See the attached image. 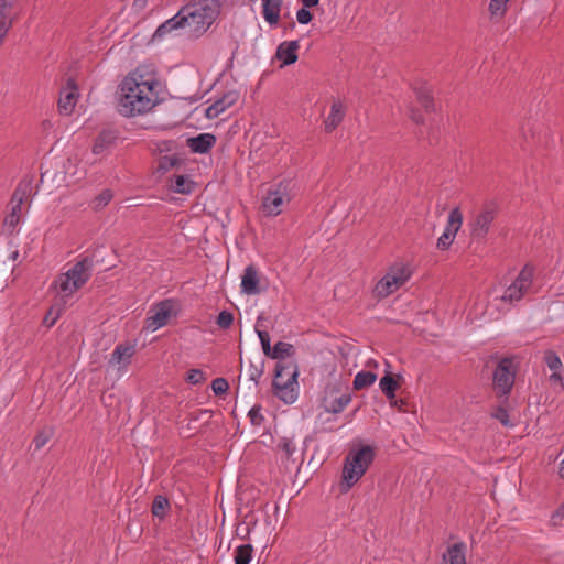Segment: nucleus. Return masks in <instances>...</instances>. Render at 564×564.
<instances>
[{
  "label": "nucleus",
  "mask_w": 564,
  "mask_h": 564,
  "mask_svg": "<svg viewBox=\"0 0 564 564\" xmlns=\"http://www.w3.org/2000/svg\"><path fill=\"white\" fill-rule=\"evenodd\" d=\"M161 83L150 67L140 65L129 72L118 86L117 107L126 118L143 116L161 102Z\"/></svg>",
  "instance_id": "f257e3e1"
},
{
  "label": "nucleus",
  "mask_w": 564,
  "mask_h": 564,
  "mask_svg": "<svg viewBox=\"0 0 564 564\" xmlns=\"http://www.w3.org/2000/svg\"><path fill=\"white\" fill-rule=\"evenodd\" d=\"M219 0H192L180 12L187 25V34L198 39L204 35L220 13Z\"/></svg>",
  "instance_id": "f03ea898"
},
{
  "label": "nucleus",
  "mask_w": 564,
  "mask_h": 564,
  "mask_svg": "<svg viewBox=\"0 0 564 564\" xmlns=\"http://www.w3.org/2000/svg\"><path fill=\"white\" fill-rule=\"evenodd\" d=\"M93 261L84 258L61 273L52 283L51 288L63 303H66L91 276Z\"/></svg>",
  "instance_id": "7ed1b4c3"
},
{
  "label": "nucleus",
  "mask_w": 564,
  "mask_h": 564,
  "mask_svg": "<svg viewBox=\"0 0 564 564\" xmlns=\"http://www.w3.org/2000/svg\"><path fill=\"white\" fill-rule=\"evenodd\" d=\"M299 370L294 362L278 361L273 379V393L286 404L296 401L299 394Z\"/></svg>",
  "instance_id": "20e7f679"
},
{
  "label": "nucleus",
  "mask_w": 564,
  "mask_h": 564,
  "mask_svg": "<svg viewBox=\"0 0 564 564\" xmlns=\"http://www.w3.org/2000/svg\"><path fill=\"white\" fill-rule=\"evenodd\" d=\"M373 458L375 452L370 446L349 453L343 468V481L347 488L352 487L365 475Z\"/></svg>",
  "instance_id": "39448f33"
},
{
  "label": "nucleus",
  "mask_w": 564,
  "mask_h": 564,
  "mask_svg": "<svg viewBox=\"0 0 564 564\" xmlns=\"http://www.w3.org/2000/svg\"><path fill=\"white\" fill-rule=\"evenodd\" d=\"M411 275L412 271L408 264L400 262L391 265L373 286V296L384 299L391 295L404 285L410 280Z\"/></svg>",
  "instance_id": "423d86ee"
},
{
  "label": "nucleus",
  "mask_w": 564,
  "mask_h": 564,
  "mask_svg": "<svg viewBox=\"0 0 564 564\" xmlns=\"http://www.w3.org/2000/svg\"><path fill=\"white\" fill-rule=\"evenodd\" d=\"M533 268L525 265L516 276V279L505 288L499 300L508 305H514L520 300L533 292Z\"/></svg>",
  "instance_id": "0eeeda50"
},
{
  "label": "nucleus",
  "mask_w": 564,
  "mask_h": 564,
  "mask_svg": "<svg viewBox=\"0 0 564 564\" xmlns=\"http://www.w3.org/2000/svg\"><path fill=\"white\" fill-rule=\"evenodd\" d=\"M178 311L177 301L174 299H165L153 304L145 319V329L155 332L165 326L172 316H176Z\"/></svg>",
  "instance_id": "6e6552de"
},
{
  "label": "nucleus",
  "mask_w": 564,
  "mask_h": 564,
  "mask_svg": "<svg viewBox=\"0 0 564 564\" xmlns=\"http://www.w3.org/2000/svg\"><path fill=\"white\" fill-rule=\"evenodd\" d=\"M290 200L289 183L280 182L268 191L262 202V209L267 216L274 217L282 213L283 207Z\"/></svg>",
  "instance_id": "1a4fd4ad"
},
{
  "label": "nucleus",
  "mask_w": 564,
  "mask_h": 564,
  "mask_svg": "<svg viewBox=\"0 0 564 564\" xmlns=\"http://www.w3.org/2000/svg\"><path fill=\"white\" fill-rule=\"evenodd\" d=\"M516 372L510 359H502L494 372V387L498 393L507 395L514 384Z\"/></svg>",
  "instance_id": "9d476101"
},
{
  "label": "nucleus",
  "mask_w": 564,
  "mask_h": 564,
  "mask_svg": "<svg viewBox=\"0 0 564 564\" xmlns=\"http://www.w3.org/2000/svg\"><path fill=\"white\" fill-rule=\"evenodd\" d=\"M496 218V207L486 205L469 223L470 234L475 238H484Z\"/></svg>",
  "instance_id": "9b49d317"
},
{
  "label": "nucleus",
  "mask_w": 564,
  "mask_h": 564,
  "mask_svg": "<svg viewBox=\"0 0 564 564\" xmlns=\"http://www.w3.org/2000/svg\"><path fill=\"white\" fill-rule=\"evenodd\" d=\"M182 31L187 33V25L180 10L170 19L161 23L153 33V41H163L167 36L178 35Z\"/></svg>",
  "instance_id": "f8f14e48"
},
{
  "label": "nucleus",
  "mask_w": 564,
  "mask_h": 564,
  "mask_svg": "<svg viewBox=\"0 0 564 564\" xmlns=\"http://www.w3.org/2000/svg\"><path fill=\"white\" fill-rule=\"evenodd\" d=\"M22 204L23 197L18 193H14L12 197V206L10 213L4 217L2 224V231L7 235H13L18 232L19 225L22 219Z\"/></svg>",
  "instance_id": "ddd939ff"
},
{
  "label": "nucleus",
  "mask_w": 564,
  "mask_h": 564,
  "mask_svg": "<svg viewBox=\"0 0 564 564\" xmlns=\"http://www.w3.org/2000/svg\"><path fill=\"white\" fill-rule=\"evenodd\" d=\"M240 288L241 293L247 295H257L264 291V288L261 286L260 272L254 265L250 264L245 268Z\"/></svg>",
  "instance_id": "4468645a"
},
{
  "label": "nucleus",
  "mask_w": 564,
  "mask_h": 564,
  "mask_svg": "<svg viewBox=\"0 0 564 564\" xmlns=\"http://www.w3.org/2000/svg\"><path fill=\"white\" fill-rule=\"evenodd\" d=\"M238 99L239 93L237 90H229L206 108L205 116L208 119H215L225 112L228 108L234 106Z\"/></svg>",
  "instance_id": "2eb2a0df"
},
{
  "label": "nucleus",
  "mask_w": 564,
  "mask_h": 564,
  "mask_svg": "<svg viewBox=\"0 0 564 564\" xmlns=\"http://www.w3.org/2000/svg\"><path fill=\"white\" fill-rule=\"evenodd\" d=\"M79 94L77 86L73 80H68L67 85L61 89L59 98H58V109L61 113L69 115L77 100Z\"/></svg>",
  "instance_id": "dca6fc26"
},
{
  "label": "nucleus",
  "mask_w": 564,
  "mask_h": 564,
  "mask_svg": "<svg viewBox=\"0 0 564 564\" xmlns=\"http://www.w3.org/2000/svg\"><path fill=\"white\" fill-rule=\"evenodd\" d=\"M134 355L133 345H117L109 359V367H117L119 371H126Z\"/></svg>",
  "instance_id": "f3484780"
},
{
  "label": "nucleus",
  "mask_w": 564,
  "mask_h": 564,
  "mask_svg": "<svg viewBox=\"0 0 564 564\" xmlns=\"http://www.w3.org/2000/svg\"><path fill=\"white\" fill-rule=\"evenodd\" d=\"M216 143V138L212 133H200L197 137L189 138L187 145L194 153H207Z\"/></svg>",
  "instance_id": "a211bd4d"
},
{
  "label": "nucleus",
  "mask_w": 564,
  "mask_h": 564,
  "mask_svg": "<svg viewBox=\"0 0 564 564\" xmlns=\"http://www.w3.org/2000/svg\"><path fill=\"white\" fill-rule=\"evenodd\" d=\"M282 4L283 0H262V15L271 26L278 25Z\"/></svg>",
  "instance_id": "6ab92c4d"
},
{
  "label": "nucleus",
  "mask_w": 564,
  "mask_h": 564,
  "mask_svg": "<svg viewBox=\"0 0 564 564\" xmlns=\"http://www.w3.org/2000/svg\"><path fill=\"white\" fill-rule=\"evenodd\" d=\"M299 41L283 42L278 46L276 57L282 61L283 65H291L297 61Z\"/></svg>",
  "instance_id": "aec40b11"
},
{
  "label": "nucleus",
  "mask_w": 564,
  "mask_h": 564,
  "mask_svg": "<svg viewBox=\"0 0 564 564\" xmlns=\"http://www.w3.org/2000/svg\"><path fill=\"white\" fill-rule=\"evenodd\" d=\"M544 362L547 368L552 371L550 376V381L552 382H562V361L560 356L552 350H547L544 354Z\"/></svg>",
  "instance_id": "412c9836"
},
{
  "label": "nucleus",
  "mask_w": 564,
  "mask_h": 564,
  "mask_svg": "<svg viewBox=\"0 0 564 564\" xmlns=\"http://www.w3.org/2000/svg\"><path fill=\"white\" fill-rule=\"evenodd\" d=\"M345 117V108L340 101L333 102L330 112L325 119V130L332 132L335 130Z\"/></svg>",
  "instance_id": "4be33fe9"
},
{
  "label": "nucleus",
  "mask_w": 564,
  "mask_h": 564,
  "mask_svg": "<svg viewBox=\"0 0 564 564\" xmlns=\"http://www.w3.org/2000/svg\"><path fill=\"white\" fill-rule=\"evenodd\" d=\"M351 402L349 393L333 397L332 394L325 399V410L329 413H340Z\"/></svg>",
  "instance_id": "5701e85b"
},
{
  "label": "nucleus",
  "mask_w": 564,
  "mask_h": 564,
  "mask_svg": "<svg viewBox=\"0 0 564 564\" xmlns=\"http://www.w3.org/2000/svg\"><path fill=\"white\" fill-rule=\"evenodd\" d=\"M445 564H466L464 543H455L451 545L443 555Z\"/></svg>",
  "instance_id": "b1692460"
},
{
  "label": "nucleus",
  "mask_w": 564,
  "mask_h": 564,
  "mask_svg": "<svg viewBox=\"0 0 564 564\" xmlns=\"http://www.w3.org/2000/svg\"><path fill=\"white\" fill-rule=\"evenodd\" d=\"M116 137L110 131H102L96 138L93 144V153L96 155L105 154L115 143Z\"/></svg>",
  "instance_id": "393cba45"
},
{
  "label": "nucleus",
  "mask_w": 564,
  "mask_h": 564,
  "mask_svg": "<svg viewBox=\"0 0 564 564\" xmlns=\"http://www.w3.org/2000/svg\"><path fill=\"white\" fill-rule=\"evenodd\" d=\"M194 185V182L187 175H174L170 181V188L178 194H191Z\"/></svg>",
  "instance_id": "a878e982"
},
{
  "label": "nucleus",
  "mask_w": 564,
  "mask_h": 564,
  "mask_svg": "<svg viewBox=\"0 0 564 564\" xmlns=\"http://www.w3.org/2000/svg\"><path fill=\"white\" fill-rule=\"evenodd\" d=\"M463 225V214L458 207L453 208L448 215L444 231L455 238Z\"/></svg>",
  "instance_id": "bb28decb"
},
{
  "label": "nucleus",
  "mask_w": 564,
  "mask_h": 564,
  "mask_svg": "<svg viewBox=\"0 0 564 564\" xmlns=\"http://www.w3.org/2000/svg\"><path fill=\"white\" fill-rule=\"evenodd\" d=\"M510 0H489L488 11L492 21H500L507 13Z\"/></svg>",
  "instance_id": "cd10ccee"
},
{
  "label": "nucleus",
  "mask_w": 564,
  "mask_h": 564,
  "mask_svg": "<svg viewBox=\"0 0 564 564\" xmlns=\"http://www.w3.org/2000/svg\"><path fill=\"white\" fill-rule=\"evenodd\" d=\"M181 163V159L176 153L163 155L158 161L156 172L165 174Z\"/></svg>",
  "instance_id": "c85d7f7f"
},
{
  "label": "nucleus",
  "mask_w": 564,
  "mask_h": 564,
  "mask_svg": "<svg viewBox=\"0 0 564 564\" xmlns=\"http://www.w3.org/2000/svg\"><path fill=\"white\" fill-rule=\"evenodd\" d=\"M377 380V375L371 371H359L354 379V389L362 390L372 386Z\"/></svg>",
  "instance_id": "c756f323"
},
{
  "label": "nucleus",
  "mask_w": 564,
  "mask_h": 564,
  "mask_svg": "<svg viewBox=\"0 0 564 564\" xmlns=\"http://www.w3.org/2000/svg\"><path fill=\"white\" fill-rule=\"evenodd\" d=\"M293 351L294 348L291 344L285 341H278L271 349L269 357L272 359H278L279 361L283 362L282 359L291 356Z\"/></svg>",
  "instance_id": "7c9ffc66"
},
{
  "label": "nucleus",
  "mask_w": 564,
  "mask_h": 564,
  "mask_svg": "<svg viewBox=\"0 0 564 564\" xmlns=\"http://www.w3.org/2000/svg\"><path fill=\"white\" fill-rule=\"evenodd\" d=\"M253 547L251 544H242L235 549V564H250L252 560Z\"/></svg>",
  "instance_id": "2f4dec72"
},
{
  "label": "nucleus",
  "mask_w": 564,
  "mask_h": 564,
  "mask_svg": "<svg viewBox=\"0 0 564 564\" xmlns=\"http://www.w3.org/2000/svg\"><path fill=\"white\" fill-rule=\"evenodd\" d=\"M379 387L388 399H394L398 383L391 373H387L380 379Z\"/></svg>",
  "instance_id": "473e14b6"
},
{
  "label": "nucleus",
  "mask_w": 564,
  "mask_h": 564,
  "mask_svg": "<svg viewBox=\"0 0 564 564\" xmlns=\"http://www.w3.org/2000/svg\"><path fill=\"white\" fill-rule=\"evenodd\" d=\"M174 147L175 143L172 140H156L150 143L149 149L153 154H162L172 152Z\"/></svg>",
  "instance_id": "72a5a7b5"
},
{
  "label": "nucleus",
  "mask_w": 564,
  "mask_h": 564,
  "mask_svg": "<svg viewBox=\"0 0 564 564\" xmlns=\"http://www.w3.org/2000/svg\"><path fill=\"white\" fill-rule=\"evenodd\" d=\"M169 500L163 496H156L152 503V513L154 517L163 518L169 509Z\"/></svg>",
  "instance_id": "f704fd0d"
},
{
  "label": "nucleus",
  "mask_w": 564,
  "mask_h": 564,
  "mask_svg": "<svg viewBox=\"0 0 564 564\" xmlns=\"http://www.w3.org/2000/svg\"><path fill=\"white\" fill-rule=\"evenodd\" d=\"M52 436H53V430L52 429H43V430L39 431L37 434L35 435V437L32 441V444L34 445V448L36 451H39L42 447H44L50 442Z\"/></svg>",
  "instance_id": "c9c22d12"
},
{
  "label": "nucleus",
  "mask_w": 564,
  "mask_h": 564,
  "mask_svg": "<svg viewBox=\"0 0 564 564\" xmlns=\"http://www.w3.org/2000/svg\"><path fill=\"white\" fill-rule=\"evenodd\" d=\"M112 199V193L109 189L102 191L98 196L93 200V208L98 210L107 206Z\"/></svg>",
  "instance_id": "e433bc0d"
},
{
  "label": "nucleus",
  "mask_w": 564,
  "mask_h": 564,
  "mask_svg": "<svg viewBox=\"0 0 564 564\" xmlns=\"http://www.w3.org/2000/svg\"><path fill=\"white\" fill-rule=\"evenodd\" d=\"M248 417L252 425L260 426L264 421V416L261 413V406L253 405L248 412Z\"/></svg>",
  "instance_id": "4c0bfd02"
},
{
  "label": "nucleus",
  "mask_w": 564,
  "mask_h": 564,
  "mask_svg": "<svg viewBox=\"0 0 564 564\" xmlns=\"http://www.w3.org/2000/svg\"><path fill=\"white\" fill-rule=\"evenodd\" d=\"M256 333L259 337V340H260V344H261L264 355L269 357L270 351L272 349L269 333L265 330H260L258 328H256Z\"/></svg>",
  "instance_id": "58836bf2"
},
{
  "label": "nucleus",
  "mask_w": 564,
  "mask_h": 564,
  "mask_svg": "<svg viewBox=\"0 0 564 564\" xmlns=\"http://www.w3.org/2000/svg\"><path fill=\"white\" fill-rule=\"evenodd\" d=\"M232 322L234 315L228 311H221L217 317V325L223 329L229 328Z\"/></svg>",
  "instance_id": "ea45409f"
},
{
  "label": "nucleus",
  "mask_w": 564,
  "mask_h": 564,
  "mask_svg": "<svg viewBox=\"0 0 564 564\" xmlns=\"http://www.w3.org/2000/svg\"><path fill=\"white\" fill-rule=\"evenodd\" d=\"M213 392L216 395L224 394L229 389V384L224 378H216L212 382Z\"/></svg>",
  "instance_id": "a19ab883"
},
{
  "label": "nucleus",
  "mask_w": 564,
  "mask_h": 564,
  "mask_svg": "<svg viewBox=\"0 0 564 564\" xmlns=\"http://www.w3.org/2000/svg\"><path fill=\"white\" fill-rule=\"evenodd\" d=\"M279 447L285 453L288 458L292 457L296 452V445L291 438H282Z\"/></svg>",
  "instance_id": "79ce46f5"
},
{
  "label": "nucleus",
  "mask_w": 564,
  "mask_h": 564,
  "mask_svg": "<svg viewBox=\"0 0 564 564\" xmlns=\"http://www.w3.org/2000/svg\"><path fill=\"white\" fill-rule=\"evenodd\" d=\"M186 381L191 384H198L205 381V373L200 369H192L187 372Z\"/></svg>",
  "instance_id": "37998d69"
},
{
  "label": "nucleus",
  "mask_w": 564,
  "mask_h": 564,
  "mask_svg": "<svg viewBox=\"0 0 564 564\" xmlns=\"http://www.w3.org/2000/svg\"><path fill=\"white\" fill-rule=\"evenodd\" d=\"M61 311L62 310L59 307H51V310L48 311V313L44 317V323L48 327H52L56 323V321L58 319V317L61 315Z\"/></svg>",
  "instance_id": "c03bdc74"
},
{
  "label": "nucleus",
  "mask_w": 564,
  "mask_h": 564,
  "mask_svg": "<svg viewBox=\"0 0 564 564\" xmlns=\"http://www.w3.org/2000/svg\"><path fill=\"white\" fill-rule=\"evenodd\" d=\"M312 13L308 8H301L296 11V20L300 24H308L312 21Z\"/></svg>",
  "instance_id": "a18cd8bd"
},
{
  "label": "nucleus",
  "mask_w": 564,
  "mask_h": 564,
  "mask_svg": "<svg viewBox=\"0 0 564 564\" xmlns=\"http://www.w3.org/2000/svg\"><path fill=\"white\" fill-rule=\"evenodd\" d=\"M454 239V237L443 231V234L437 239L436 246L440 250H446L453 243Z\"/></svg>",
  "instance_id": "49530a36"
},
{
  "label": "nucleus",
  "mask_w": 564,
  "mask_h": 564,
  "mask_svg": "<svg viewBox=\"0 0 564 564\" xmlns=\"http://www.w3.org/2000/svg\"><path fill=\"white\" fill-rule=\"evenodd\" d=\"M494 417L497 419L505 426H512L513 424L509 420V414L506 409L499 408L494 413Z\"/></svg>",
  "instance_id": "de8ad7c7"
},
{
  "label": "nucleus",
  "mask_w": 564,
  "mask_h": 564,
  "mask_svg": "<svg viewBox=\"0 0 564 564\" xmlns=\"http://www.w3.org/2000/svg\"><path fill=\"white\" fill-rule=\"evenodd\" d=\"M416 95L422 107L425 109H430L432 107V97L427 89L420 90Z\"/></svg>",
  "instance_id": "09e8293b"
},
{
  "label": "nucleus",
  "mask_w": 564,
  "mask_h": 564,
  "mask_svg": "<svg viewBox=\"0 0 564 564\" xmlns=\"http://www.w3.org/2000/svg\"><path fill=\"white\" fill-rule=\"evenodd\" d=\"M564 518V508H558L551 518V521L554 525L558 524Z\"/></svg>",
  "instance_id": "8fccbe9b"
},
{
  "label": "nucleus",
  "mask_w": 564,
  "mask_h": 564,
  "mask_svg": "<svg viewBox=\"0 0 564 564\" xmlns=\"http://www.w3.org/2000/svg\"><path fill=\"white\" fill-rule=\"evenodd\" d=\"M261 375H262V370L261 369H258L257 367H253V366L250 368L249 377L256 383L258 382V379L261 377Z\"/></svg>",
  "instance_id": "3c124183"
},
{
  "label": "nucleus",
  "mask_w": 564,
  "mask_h": 564,
  "mask_svg": "<svg viewBox=\"0 0 564 564\" xmlns=\"http://www.w3.org/2000/svg\"><path fill=\"white\" fill-rule=\"evenodd\" d=\"M148 4V0H134L133 8L138 11L143 10Z\"/></svg>",
  "instance_id": "603ef678"
},
{
  "label": "nucleus",
  "mask_w": 564,
  "mask_h": 564,
  "mask_svg": "<svg viewBox=\"0 0 564 564\" xmlns=\"http://www.w3.org/2000/svg\"><path fill=\"white\" fill-rule=\"evenodd\" d=\"M303 7L313 8L319 3V0H302Z\"/></svg>",
  "instance_id": "864d4df0"
},
{
  "label": "nucleus",
  "mask_w": 564,
  "mask_h": 564,
  "mask_svg": "<svg viewBox=\"0 0 564 564\" xmlns=\"http://www.w3.org/2000/svg\"><path fill=\"white\" fill-rule=\"evenodd\" d=\"M18 257H19V251H18V250H13V251H11V252H10V254H9V257H8V258H9L11 261H15V260L18 259Z\"/></svg>",
  "instance_id": "5fc2aeb1"
},
{
  "label": "nucleus",
  "mask_w": 564,
  "mask_h": 564,
  "mask_svg": "<svg viewBox=\"0 0 564 564\" xmlns=\"http://www.w3.org/2000/svg\"><path fill=\"white\" fill-rule=\"evenodd\" d=\"M558 476L561 478L564 479V458L562 459V462L560 463V467H558Z\"/></svg>",
  "instance_id": "6e6d98bb"
}]
</instances>
